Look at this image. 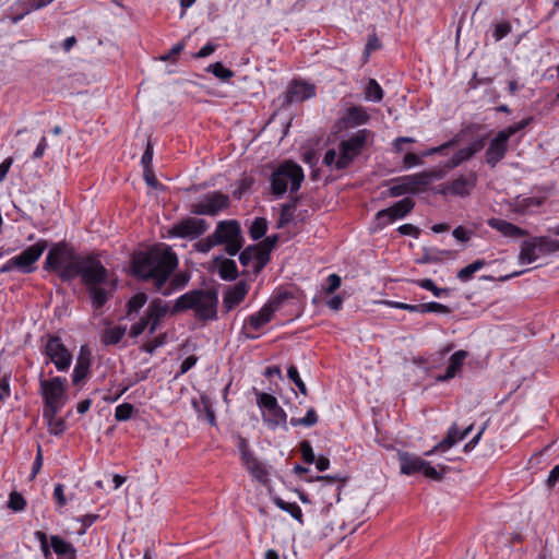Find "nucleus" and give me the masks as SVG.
<instances>
[{
  "instance_id": "23",
  "label": "nucleus",
  "mask_w": 559,
  "mask_h": 559,
  "mask_svg": "<svg viewBox=\"0 0 559 559\" xmlns=\"http://www.w3.org/2000/svg\"><path fill=\"white\" fill-rule=\"evenodd\" d=\"M399 462L401 466V473L404 475L421 473L423 467L425 466V460L408 452H400Z\"/></svg>"
},
{
  "instance_id": "59",
  "label": "nucleus",
  "mask_w": 559,
  "mask_h": 559,
  "mask_svg": "<svg viewBox=\"0 0 559 559\" xmlns=\"http://www.w3.org/2000/svg\"><path fill=\"white\" fill-rule=\"evenodd\" d=\"M419 286L427 289V290H430L433 296L436 297H440L441 294L443 293H447V289L445 288H439L436 286L435 282L430 278H425V280H421L419 282Z\"/></svg>"
},
{
  "instance_id": "39",
  "label": "nucleus",
  "mask_w": 559,
  "mask_h": 559,
  "mask_svg": "<svg viewBox=\"0 0 559 559\" xmlns=\"http://www.w3.org/2000/svg\"><path fill=\"white\" fill-rule=\"evenodd\" d=\"M366 98L372 102H381L383 98L382 87L374 79H370L365 90Z\"/></svg>"
},
{
  "instance_id": "55",
  "label": "nucleus",
  "mask_w": 559,
  "mask_h": 559,
  "mask_svg": "<svg viewBox=\"0 0 559 559\" xmlns=\"http://www.w3.org/2000/svg\"><path fill=\"white\" fill-rule=\"evenodd\" d=\"M300 452H301V455H302V460L308 463V464H312L314 463L316 461V455L313 453V450H312V447L310 444L309 441L307 440H304L301 443H300Z\"/></svg>"
},
{
  "instance_id": "18",
  "label": "nucleus",
  "mask_w": 559,
  "mask_h": 559,
  "mask_svg": "<svg viewBox=\"0 0 559 559\" xmlns=\"http://www.w3.org/2000/svg\"><path fill=\"white\" fill-rule=\"evenodd\" d=\"M168 312H170L168 305L160 298H155L150 302V305L145 311V316L148 319V321L151 322L150 334L155 333V331L157 330V326L159 325L160 320Z\"/></svg>"
},
{
  "instance_id": "20",
  "label": "nucleus",
  "mask_w": 559,
  "mask_h": 559,
  "mask_svg": "<svg viewBox=\"0 0 559 559\" xmlns=\"http://www.w3.org/2000/svg\"><path fill=\"white\" fill-rule=\"evenodd\" d=\"M477 176L475 173H471L468 176H460L451 183L444 186L441 193L450 192L454 195L466 197L469 194V190L475 186Z\"/></svg>"
},
{
  "instance_id": "35",
  "label": "nucleus",
  "mask_w": 559,
  "mask_h": 559,
  "mask_svg": "<svg viewBox=\"0 0 559 559\" xmlns=\"http://www.w3.org/2000/svg\"><path fill=\"white\" fill-rule=\"evenodd\" d=\"M50 545L53 551L57 554L58 558L61 556H68L69 554H72V550H74L72 544L66 542L57 535L50 537Z\"/></svg>"
},
{
  "instance_id": "13",
  "label": "nucleus",
  "mask_w": 559,
  "mask_h": 559,
  "mask_svg": "<svg viewBox=\"0 0 559 559\" xmlns=\"http://www.w3.org/2000/svg\"><path fill=\"white\" fill-rule=\"evenodd\" d=\"M209 223L203 218L186 217L174 224L169 229L173 237L195 239L209 229Z\"/></svg>"
},
{
  "instance_id": "29",
  "label": "nucleus",
  "mask_w": 559,
  "mask_h": 559,
  "mask_svg": "<svg viewBox=\"0 0 559 559\" xmlns=\"http://www.w3.org/2000/svg\"><path fill=\"white\" fill-rule=\"evenodd\" d=\"M273 318V313L267 309L265 306H263L260 311L257 313L251 314L248 318V323L250 328L254 331L260 330L262 326H264L266 323H269Z\"/></svg>"
},
{
  "instance_id": "62",
  "label": "nucleus",
  "mask_w": 559,
  "mask_h": 559,
  "mask_svg": "<svg viewBox=\"0 0 559 559\" xmlns=\"http://www.w3.org/2000/svg\"><path fill=\"white\" fill-rule=\"evenodd\" d=\"M452 235H453V237L456 240L462 241V242H466V241H468L471 239L472 231L465 229L463 226H457L452 231Z\"/></svg>"
},
{
  "instance_id": "26",
  "label": "nucleus",
  "mask_w": 559,
  "mask_h": 559,
  "mask_svg": "<svg viewBox=\"0 0 559 559\" xmlns=\"http://www.w3.org/2000/svg\"><path fill=\"white\" fill-rule=\"evenodd\" d=\"M369 118L370 117L365 108L360 106H353L347 109L343 121L346 127H357L367 123Z\"/></svg>"
},
{
  "instance_id": "31",
  "label": "nucleus",
  "mask_w": 559,
  "mask_h": 559,
  "mask_svg": "<svg viewBox=\"0 0 559 559\" xmlns=\"http://www.w3.org/2000/svg\"><path fill=\"white\" fill-rule=\"evenodd\" d=\"M273 502L276 507H278L281 510L289 513L296 521H298L300 524L304 523L302 520V511L300 507L295 502H286L280 497H274Z\"/></svg>"
},
{
  "instance_id": "16",
  "label": "nucleus",
  "mask_w": 559,
  "mask_h": 559,
  "mask_svg": "<svg viewBox=\"0 0 559 559\" xmlns=\"http://www.w3.org/2000/svg\"><path fill=\"white\" fill-rule=\"evenodd\" d=\"M543 236H535L524 240L521 243L519 253V261L522 264H530L535 262L539 257L546 255V247Z\"/></svg>"
},
{
  "instance_id": "61",
  "label": "nucleus",
  "mask_w": 559,
  "mask_h": 559,
  "mask_svg": "<svg viewBox=\"0 0 559 559\" xmlns=\"http://www.w3.org/2000/svg\"><path fill=\"white\" fill-rule=\"evenodd\" d=\"M328 286L324 288L326 294H332L341 286V277L337 274H331L329 275L328 280Z\"/></svg>"
},
{
  "instance_id": "1",
  "label": "nucleus",
  "mask_w": 559,
  "mask_h": 559,
  "mask_svg": "<svg viewBox=\"0 0 559 559\" xmlns=\"http://www.w3.org/2000/svg\"><path fill=\"white\" fill-rule=\"evenodd\" d=\"M178 266L177 254L169 247H154L147 251L135 252L132 255V274L142 281H152L156 292L163 296L183 289L190 274L179 272L170 275Z\"/></svg>"
},
{
  "instance_id": "24",
  "label": "nucleus",
  "mask_w": 559,
  "mask_h": 559,
  "mask_svg": "<svg viewBox=\"0 0 559 559\" xmlns=\"http://www.w3.org/2000/svg\"><path fill=\"white\" fill-rule=\"evenodd\" d=\"M116 288V283L111 282L110 289H106L102 284L92 285L87 288L92 305L95 309H100L112 296V292Z\"/></svg>"
},
{
  "instance_id": "44",
  "label": "nucleus",
  "mask_w": 559,
  "mask_h": 559,
  "mask_svg": "<svg viewBox=\"0 0 559 559\" xmlns=\"http://www.w3.org/2000/svg\"><path fill=\"white\" fill-rule=\"evenodd\" d=\"M417 308H418V312H420V313H428V312L449 313L450 312V308L448 306H444V305L436 302V301L418 304Z\"/></svg>"
},
{
  "instance_id": "40",
  "label": "nucleus",
  "mask_w": 559,
  "mask_h": 559,
  "mask_svg": "<svg viewBox=\"0 0 559 559\" xmlns=\"http://www.w3.org/2000/svg\"><path fill=\"white\" fill-rule=\"evenodd\" d=\"M257 248L258 247H255L254 245H251V246H248L247 248H245L240 252V254H239V262L245 267L243 273L252 272V264L254 262L253 261V254H254V250Z\"/></svg>"
},
{
  "instance_id": "27",
  "label": "nucleus",
  "mask_w": 559,
  "mask_h": 559,
  "mask_svg": "<svg viewBox=\"0 0 559 559\" xmlns=\"http://www.w3.org/2000/svg\"><path fill=\"white\" fill-rule=\"evenodd\" d=\"M90 366H91L90 357L84 355L83 348H82L81 353L76 359L75 367L73 369L72 382L74 385L80 384L81 381H83L87 377Z\"/></svg>"
},
{
  "instance_id": "56",
  "label": "nucleus",
  "mask_w": 559,
  "mask_h": 559,
  "mask_svg": "<svg viewBox=\"0 0 559 559\" xmlns=\"http://www.w3.org/2000/svg\"><path fill=\"white\" fill-rule=\"evenodd\" d=\"M53 499L57 501V510L62 509L68 500L64 495V486L62 484H57L53 488Z\"/></svg>"
},
{
  "instance_id": "25",
  "label": "nucleus",
  "mask_w": 559,
  "mask_h": 559,
  "mask_svg": "<svg viewBox=\"0 0 559 559\" xmlns=\"http://www.w3.org/2000/svg\"><path fill=\"white\" fill-rule=\"evenodd\" d=\"M467 357V353L465 350L455 352L451 358L448 367L445 368V372L437 377L438 381H448L454 378L457 372L461 370L465 358Z\"/></svg>"
},
{
  "instance_id": "48",
  "label": "nucleus",
  "mask_w": 559,
  "mask_h": 559,
  "mask_svg": "<svg viewBox=\"0 0 559 559\" xmlns=\"http://www.w3.org/2000/svg\"><path fill=\"white\" fill-rule=\"evenodd\" d=\"M8 507L15 512L23 511L26 507V500L17 491H12L9 497Z\"/></svg>"
},
{
  "instance_id": "37",
  "label": "nucleus",
  "mask_w": 559,
  "mask_h": 559,
  "mask_svg": "<svg viewBox=\"0 0 559 559\" xmlns=\"http://www.w3.org/2000/svg\"><path fill=\"white\" fill-rule=\"evenodd\" d=\"M460 431H459V428L457 426L454 424L452 425L449 430H448V433L445 436V438L440 441L438 444H436V449H441V451H447L449 450L451 447H453L460 439Z\"/></svg>"
},
{
  "instance_id": "15",
  "label": "nucleus",
  "mask_w": 559,
  "mask_h": 559,
  "mask_svg": "<svg viewBox=\"0 0 559 559\" xmlns=\"http://www.w3.org/2000/svg\"><path fill=\"white\" fill-rule=\"evenodd\" d=\"M47 248L46 240H38L36 243L27 247L19 255L13 257V264L16 270L28 274L34 271V263L41 257Z\"/></svg>"
},
{
  "instance_id": "54",
  "label": "nucleus",
  "mask_w": 559,
  "mask_h": 559,
  "mask_svg": "<svg viewBox=\"0 0 559 559\" xmlns=\"http://www.w3.org/2000/svg\"><path fill=\"white\" fill-rule=\"evenodd\" d=\"M511 29H512V27H511L510 22L506 21V22L499 23V24L495 25L492 36L496 41H499L503 37H506L511 32Z\"/></svg>"
},
{
  "instance_id": "46",
  "label": "nucleus",
  "mask_w": 559,
  "mask_h": 559,
  "mask_svg": "<svg viewBox=\"0 0 559 559\" xmlns=\"http://www.w3.org/2000/svg\"><path fill=\"white\" fill-rule=\"evenodd\" d=\"M134 411V406L130 403H123L116 407L115 418L118 421H126L131 418Z\"/></svg>"
},
{
  "instance_id": "9",
  "label": "nucleus",
  "mask_w": 559,
  "mask_h": 559,
  "mask_svg": "<svg viewBox=\"0 0 559 559\" xmlns=\"http://www.w3.org/2000/svg\"><path fill=\"white\" fill-rule=\"evenodd\" d=\"M257 403L262 409L263 421L271 428L276 429L282 426L286 430L287 415L278 405L277 400L272 394L262 392L258 394Z\"/></svg>"
},
{
  "instance_id": "10",
  "label": "nucleus",
  "mask_w": 559,
  "mask_h": 559,
  "mask_svg": "<svg viewBox=\"0 0 559 559\" xmlns=\"http://www.w3.org/2000/svg\"><path fill=\"white\" fill-rule=\"evenodd\" d=\"M230 204L229 197L221 191L209 192L203 198L193 203L190 212L194 215L216 216L221 211L227 209Z\"/></svg>"
},
{
  "instance_id": "34",
  "label": "nucleus",
  "mask_w": 559,
  "mask_h": 559,
  "mask_svg": "<svg viewBox=\"0 0 559 559\" xmlns=\"http://www.w3.org/2000/svg\"><path fill=\"white\" fill-rule=\"evenodd\" d=\"M485 265H486L485 260H480V259L476 260L473 263L461 269L457 272L456 277L462 282H468L469 280H472L473 275Z\"/></svg>"
},
{
  "instance_id": "43",
  "label": "nucleus",
  "mask_w": 559,
  "mask_h": 559,
  "mask_svg": "<svg viewBox=\"0 0 559 559\" xmlns=\"http://www.w3.org/2000/svg\"><path fill=\"white\" fill-rule=\"evenodd\" d=\"M58 414H53L51 417H44L48 425V430L51 435H61L66 429V421L62 418L57 417Z\"/></svg>"
},
{
  "instance_id": "58",
  "label": "nucleus",
  "mask_w": 559,
  "mask_h": 559,
  "mask_svg": "<svg viewBox=\"0 0 559 559\" xmlns=\"http://www.w3.org/2000/svg\"><path fill=\"white\" fill-rule=\"evenodd\" d=\"M277 241H278V236L272 235V236L266 237L264 240H262L261 242H259L254 246L258 247L257 249H263L270 254L272 252V250L275 248Z\"/></svg>"
},
{
  "instance_id": "47",
  "label": "nucleus",
  "mask_w": 559,
  "mask_h": 559,
  "mask_svg": "<svg viewBox=\"0 0 559 559\" xmlns=\"http://www.w3.org/2000/svg\"><path fill=\"white\" fill-rule=\"evenodd\" d=\"M421 175L426 176L424 181L427 188L432 181L443 179L447 175V170L442 166L430 170L421 171Z\"/></svg>"
},
{
  "instance_id": "7",
  "label": "nucleus",
  "mask_w": 559,
  "mask_h": 559,
  "mask_svg": "<svg viewBox=\"0 0 559 559\" xmlns=\"http://www.w3.org/2000/svg\"><path fill=\"white\" fill-rule=\"evenodd\" d=\"M370 131L361 129L347 140H343L338 145V158L335 163L336 170H343L349 167L354 159L362 152Z\"/></svg>"
},
{
  "instance_id": "51",
  "label": "nucleus",
  "mask_w": 559,
  "mask_h": 559,
  "mask_svg": "<svg viewBox=\"0 0 559 559\" xmlns=\"http://www.w3.org/2000/svg\"><path fill=\"white\" fill-rule=\"evenodd\" d=\"M151 322L146 316L142 317L138 322L131 325L129 335L130 337L140 336L146 329L150 330Z\"/></svg>"
},
{
  "instance_id": "4",
  "label": "nucleus",
  "mask_w": 559,
  "mask_h": 559,
  "mask_svg": "<svg viewBox=\"0 0 559 559\" xmlns=\"http://www.w3.org/2000/svg\"><path fill=\"white\" fill-rule=\"evenodd\" d=\"M67 383L66 378L53 377L45 379L40 376L39 389L44 400L43 417H51L53 414H58L66 405L68 400L66 392Z\"/></svg>"
},
{
  "instance_id": "21",
  "label": "nucleus",
  "mask_w": 559,
  "mask_h": 559,
  "mask_svg": "<svg viewBox=\"0 0 559 559\" xmlns=\"http://www.w3.org/2000/svg\"><path fill=\"white\" fill-rule=\"evenodd\" d=\"M487 224L507 238L516 239L528 235L526 229L501 218L491 217L487 221Z\"/></svg>"
},
{
  "instance_id": "5",
  "label": "nucleus",
  "mask_w": 559,
  "mask_h": 559,
  "mask_svg": "<svg viewBox=\"0 0 559 559\" xmlns=\"http://www.w3.org/2000/svg\"><path fill=\"white\" fill-rule=\"evenodd\" d=\"M302 168L294 162H285L271 176V189L275 197H282L290 183V192L299 190L304 181Z\"/></svg>"
},
{
  "instance_id": "45",
  "label": "nucleus",
  "mask_w": 559,
  "mask_h": 559,
  "mask_svg": "<svg viewBox=\"0 0 559 559\" xmlns=\"http://www.w3.org/2000/svg\"><path fill=\"white\" fill-rule=\"evenodd\" d=\"M532 118L528 117V118H525L514 124H511L507 128H504L503 130H500L499 132L501 134H504V138L509 141V139L516 134L518 132L522 131L523 129H525L531 122H532Z\"/></svg>"
},
{
  "instance_id": "32",
  "label": "nucleus",
  "mask_w": 559,
  "mask_h": 559,
  "mask_svg": "<svg viewBox=\"0 0 559 559\" xmlns=\"http://www.w3.org/2000/svg\"><path fill=\"white\" fill-rule=\"evenodd\" d=\"M127 328L121 325L109 326L104 331L102 341L106 345H115L121 341Z\"/></svg>"
},
{
  "instance_id": "3",
  "label": "nucleus",
  "mask_w": 559,
  "mask_h": 559,
  "mask_svg": "<svg viewBox=\"0 0 559 559\" xmlns=\"http://www.w3.org/2000/svg\"><path fill=\"white\" fill-rule=\"evenodd\" d=\"M81 254L64 241L55 243L48 251L44 263L46 271L55 272L62 282H71L78 277Z\"/></svg>"
},
{
  "instance_id": "33",
  "label": "nucleus",
  "mask_w": 559,
  "mask_h": 559,
  "mask_svg": "<svg viewBox=\"0 0 559 559\" xmlns=\"http://www.w3.org/2000/svg\"><path fill=\"white\" fill-rule=\"evenodd\" d=\"M147 295L143 292H140L132 296L127 302V317L131 319L133 313H138L146 304Z\"/></svg>"
},
{
  "instance_id": "11",
  "label": "nucleus",
  "mask_w": 559,
  "mask_h": 559,
  "mask_svg": "<svg viewBox=\"0 0 559 559\" xmlns=\"http://www.w3.org/2000/svg\"><path fill=\"white\" fill-rule=\"evenodd\" d=\"M45 354L58 371H66L72 362V355L59 336H49L45 345Z\"/></svg>"
},
{
  "instance_id": "12",
  "label": "nucleus",
  "mask_w": 559,
  "mask_h": 559,
  "mask_svg": "<svg viewBox=\"0 0 559 559\" xmlns=\"http://www.w3.org/2000/svg\"><path fill=\"white\" fill-rule=\"evenodd\" d=\"M415 206V201L404 198L388 209L380 210L376 215V227L383 228L397 218L405 217Z\"/></svg>"
},
{
  "instance_id": "30",
  "label": "nucleus",
  "mask_w": 559,
  "mask_h": 559,
  "mask_svg": "<svg viewBox=\"0 0 559 559\" xmlns=\"http://www.w3.org/2000/svg\"><path fill=\"white\" fill-rule=\"evenodd\" d=\"M543 204V200L534 197L516 198L513 204V211L518 214H526L533 207H538Z\"/></svg>"
},
{
  "instance_id": "57",
  "label": "nucleus",
  "mask_w": 559,
  "mask_h": 559,
  "mask_svg": "<svg viewBox=\"0 0 559 559\" xmlns=\"http://www.w3.org/2000/svg\"><path fill=\"white\" fill-rule=\"evenodd\" d=\"M287 297L288 295L286 293L278 294L270 299L264 306L274 314L281 308Z\"/></svg>"
},
{
  "instance_id": "17",
  "label": "nucleus",
  "mask_w": 559,
  "mask_h": 559,
  "mask_svg": "<svg viewBox=\"0 0 559 559\" xmlns=\"http://www.w3.org/2000/svg\"><path fill=\"white\" fill-rule=\"evenodd\" d=\"M504 134L500 132L489 142V145L485 152L486 163L491 167H496L507 155L509 144Z\"/></svg>"
},
{
  "instance_id": "2",
  "label": "nucleus",
  "mask_w": 559,
  "mask_h": 559,
  "mask_svg": "<svg viewBox=\"0 0 559 559\" xmlns=\"http://www.w3.org/2000/svg\"><path fill=\"white\" fill-rule=\"evenodd\" d=\"M218 296L211 289H192L179 296L173 307L170 314L193 310L197 321L207 322L217 319Z\"/></svg>"
},
{
  "instance_id": "36",
  "label": "nucleus",
  "mask_w": 559,
  "mask_h": 559,
  "mask_svg": "<svg viewBox=\"0 0 559 559\" xmlns=\"http://www.w3.org/2000/svg\"><path fill=\"white\" fill-rule=\"evenodd\" d=\"M206 71L223 82L229 81L235 75V73L230 69L226 68L222 62L210 64L206 68Z\"/></svg>"
},
{
  "instance_id": "8",
  "label": "nucleus",
  "mask_w": 559,
  "mask_h": 559,
  "mask_svg": "<svg viewBox=\"0 0 559 559\" xmlns=\"http://www.w3.org/2000/svg\"><path fill=\"white\" fill-rule=\"evenodd\" d=\"M78 265V276L87 288L92 285L107 283L108 272L97 257L82 255Z\"/></svg>"
},
{
  "instance_id": "19",
  "label": "nucleus",
  "mask_w": 559,
  "mask_h": 559,
  "mask_svg": "<svg viewBox=\"0 0 559 559\" xmlns=\"http://www.w3.org/2000/svg\"><path fill=\"white\" fill-rule=\"evenodd\" d=\"M247 294L248 285L243 281H240L234 286L228 287L223 297V307L226 312H229L236 306H238L245 299Z\"/></svg>"
},
{
  "instance_id": "38",
  "label": "nucleus",
  "mask_w": 559,
  "mask_h": 559,
  "mask_svg": "<svg viewBox=\"0 0 559 559\" xmlns=\"http://www.w3.org/2000/svg\"><path fill=\"white\" fill-rule=\"evenodd\" d=\"M267 230V221L264 217H255L249 228V235L253 240L262 238Z\"/></svg>"
},
{
  "instance_id": "52",
  "label": "nucleus",
  "mask_w": 559,
  "mask_h": 559,
  "mask_svg": "<svg viewBox=\"0 0 559 559\" xmlns=\"http://www.w3.org/2000/svg\"><path fill=\"white\" fill-rule=\"evenodd\" d=\"M214 246H218L213 234L194 243V249L201 253H207Z\"/></svg>"
},
{
  "instance_id": "42",
  "label": "nucleus",
  "mask_w": 559,
  "mask_h": 559,
  "mask_svg": "<svg viewBox=\"0 0 559 559\" xmlns=\"http://www.w3.org/2000/svg\"><path fill=\"white\" fill-rule=\"evenodd\" d=\"M447 468L448 467L445 466H440V469H437L436 467L431 466L429 462L425 461V466L423 467L421 474L427 478L439 481L443 479L447 473Z\"/></svg>"
},
{
  "instance_id": "50",
  "label": "nucleus",
  "mask_w": 559,
  "mask_h": 559,
  "mask_svg": "<svg viewBox=\"0 0 559 559\" xmlns=\"http://www.w3.org/2000/svg\"><path fill=\"white\" fill-rule=\"evenodd\" d=\"M287 376L295 383V385L299 389L300 393L302 395H307V393H308L307 386H306L305 382L301 380L296 366H294V365L289 366V368L287 369Z\"/></svg>"
},
{
  "instance_id": "28",
  "label": "nucleus",
  "mask_w": 559,
  "mask_h": 559,
  "mask_svg": "<svg viewBox=\"0 0 559 559\" xmlns=\"http://www.w3.org/2000/svg\"><path fill=\"white\" fill-rule=\"evenodd\" d=\"M218 265V275L224 281H235L238 277V267L234 260L231 259H221Z\"/></svg>"
},
{
  "instance_id": "22",
  "label": "nucleus",
  "mask_w": 559,
  "mask_h": 559,
  "mask_svg": "<svg viewBox=\"0 0 559 559\" xmlns=\"http://www.w3.org/2000/svg\"><path fill=\"white\" fill-rule=\"evenodd\" d=\"M316 95V86L313 84L294 81L287 91L286 98L289 103L304 102Z\"/></svg>"
},
{
  "instance_id": "53",
  "label": "nucleus",
  "mask_w": 559,
  "mask_h": 559,
  "mask_svg": "<svg viewBox=\"0 0 559 559\" xmlns=\"http://www.w3.org/2000/svg\"><path fill=\"white\" fill-rule=\"evenodd\" d=\"M296 207V201L289 204H283L281 210V217L278 221V227H283L285 224H287L293 216V211Z\"/></svg>"
},
{
  "instance_id": "60",
  "label": "nucleus",
  "mask_w": 559,
  "mask_h": 559,
  "mask_svg": "<svg viewBox=\"0 0 559 559\" xmlns=\"http://www.w3.org/2000/svg\"><path fill=\"white\" fill-rule=\"evenodd\" d=\"M456 144V141L455 140H450L439 146H436V147H431L429 148L428 151H426L425 153H423V156H430V155H435V154H443L445 150L450 148V147H453L454 145Z\"/></svg>"
},
{
  "instance_id": "41",
  "label": "nucleus",
  "mask_w": 559,
  "mask_h": 559,
  "mask_svg": "<svg viewBox=\"0 0 559 559\" xmlns=\"http://www.w3.org/2000/svg\"><path fill=\"white\" fill-rule=\"evenodd\" d=\"M252 273L259 274L270 261V254L263 249H255L253 254Z\"/></svg>"
},
{
  "instance_id": "6",
  "label": "nucleus",
  "mask_w": 559,
  "mask_h": 559,
  "mask_svg": "<svg viewBox=\"0 0 559 559\" xmlns=\"http://www.w3.org/2000/svg\"><path fill=\"white\" fill-rule=\"evenodd\" d=\"M217 245H225V252L236 255L243 246L240 224L236 219L221 221L213 233Z\"/></svg>"
},
{
  "instance_id": "64",
  "label": "nucleus",
  "mask_w": 559,
  "mask_h": 559,
  "mask_svg": "<svg viewBox=\"0 0 559 559\" xmlns=\"http://www.w3.org/2000/svg\"><path fill=\"white\" fill-rule=\"evenodd\" d=\"M185 48L183 43L176 44L167 53L162 55L159 59L162 61H168L175 59L177 55H179Z\"/></svg>"
},
{
  "instance_id": "49",
  "label": "nucleus",
  "mask_w": 559,
  "mask_h": 559,
  "mask_svg": "<svg viewBox=\"0 0 559 559\" xmlns=\"http://www.w3.org/2000/svg\"><path fill=\"white\" fill-rule=\"evenodd\" d=\"M248 469L255 479H258L262 484H266L267 472H266L265 467L259 461L250 464L248 466Z\"/></svg>"
},
{
  "instance_id": "63",
  "label": "nucleus",
  "mask_w": 559,
  "mask_h": 559,
  "mask_svg": "<svg viewBox=\"0 0 559 559\" xmlns=\"http://www.w3.org/2000/svg\"><path fill=\"white\" fill-rule=\"evenodd\" d=\"M397 231L401 234V235H405V236H413L415 238H417L420 234V230L418 227L412 225V224H404V225H401L399 228H397Z\"/></svg>"
},
{
  "instance_id": "14",
  "label": "nucleus",
  "mask_w": 559,
  "mask_h": 559,
  "mask_svg": "<svg viewBox=\"0 0 559 559\" xmlns=\"http://www.w3.org/2000/svg\"><path fill=\"white\" fill-rule=\"evenodd\" d=\"M425 178L426 176H423L420 171L394 179L395 183L389 189V194L391 197H401L423 192L427 189L424 181Z\"/></svg>"
}]
</instances>
